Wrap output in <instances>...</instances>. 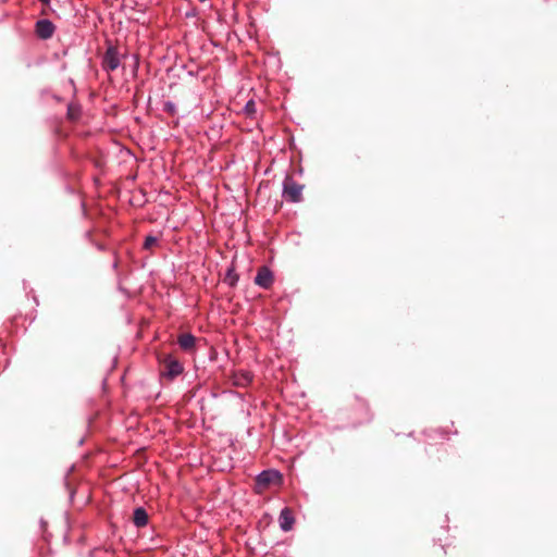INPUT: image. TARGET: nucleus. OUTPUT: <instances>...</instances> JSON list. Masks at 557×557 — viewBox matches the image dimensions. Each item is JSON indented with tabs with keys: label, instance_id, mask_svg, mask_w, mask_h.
I'll return each mask as SVG.
<instances>
[{
	"label": "nucleus",
	"instance_id": "obj_1",
	"mask_svg": "<svg viewBox=\"0 0 557 557\" xmlns=\"http://www.w3.org/2000/svg\"><path fill=\"white\" fill-rule=\"evenodd\" d=\"M282 483V474L276 470H264L256 479L257 493L261 494L270 485H280Z\"/></svg>",
	"mask_w": 557,
	"mask_h": 557
},
{
	"label": "nucleus",
	"instance_id": "obj_2",
	"mask_svg": "<svg viewBox=\"0 0 557 557\" xmlns=\"http://www.w3.org/2000/svg\"><path fill=\"white\" fill-rule=\"evenodd\" d=\"M283 196L288 201L299 202L302 197V186L292 178H286L284 181Z\"/></svg>",
	"mask_w": 557,
	"mask_h": 557
},
{
	"label": "nucleus",
	"instance_id": "obj_3",
	"mask_svg": "<svg viewBox=\"0 0 557 557\" xmlns=\"http://www.w3.org/2000/svg\"><path fill=\"white\" fill-rule=\"evenodd\" d=\"M255 283L262 288H270L273 284L272 272L267 267L260 268L255 277Z\"/></svg>",
	"mask_w": 557,
	"mask_h": 557
},
{
	"label": "nucleus",
	"instance_id": "obj_4",
	"mask_svg": "<svg viewBox=\"0 0 557 557\" xmlns=\"http://www.w3.org/2000/svg\"><path fill=\"white\" fill-rule=\"evenodd\" d=\"M36 33L41 39H48L54 33V25L49 20H40L36 23Z\"/></svg>",
	"mask_w": 557,
	"mask_h": 557
},
{
	"label": "nucleus",
	"instance_id": "obj_5",
	"mask_svg": "<svg viewBox=\"0 0 557 557\" xmlns=\"http://www.w3.org/2000/svg\"><path fill=\"white\" fill-rule=\"evenodd\" d=\"M103 66L108 71H114L120 66V59L117 51L114 48H109L103 58Z\"/></svg>",
	"mask_w": 557,
	"mask_h": 557
},
{
	"label": "nucleus",
	"instance_id": "obj_6",
	"mask_svg": "<svg viewBox=\"0 0 557 557\" xmlns=\"http://www.w3.org/2000/svg\"><path fill=\"white\" fill-rule=\"evenodd\" d=\"M278 522L281 529L285 532L290 531L293 529L295 520L289 508L285 507L284 509H282L278 517Z\"/></svg>",
	"mask_w": 557,
	"mask_h": 557
},
{
	"label": "nucleus",
	"instance_id": "obj_7",
	"mask_svg": "<svg viewBox=\"0 0 557 557\" xmlns=\"http://www.w3.org/2000/svg\"><path fill=\"white\" fill-rule=\"evenodd\" d=\"M252 381V375L248 371H238L233 375V383L236 386L245 387Z\"/></svg>",
	"mask_w": 557,
	"mask_h": 557
},
{
	"label": "nucleus",
	"instance_id": "obj_8",
	"mask_svg": "<svg viewBox=\"0 0 557 557\" xmlns=\"http://www.w3.org/2000/svg\"><path fill=\"white\" fill-rule=\"evenodd\" d=\"M133 522L137 528H143V527L147 525V523H148L147 511L141 507L136 508L134 510V515H133Z\"/></svg>",
	"mask_w": 557,
	"mask_h": 557
},
{
	"label": "nucleus",
	"instance_id": "obj_9",
	"mask_svg": "<svg viewBox=\"0 0 557 557\" xmlns=\"http://www.w3.org/2000/svg\"><path fill=\"white\" fill-rule=\"evenodd\" d=\"M195 342H196L195 336L189 333L182 334L178 337V344H180L181 348L186 351L194 349Z\"/></svg>",
	"mask_w": 557,
	"mask_h": 557
},
{
	"label": "nucleus",
	"instance_id": "obj_10",
	"mask_svg": "<svg viewBox=\"0 0 557 557\" xmlns=\"http://www.w3.org/2000/svg\"><path fill=\"white\" fill-rule=\"evenodd\" d=\"M165 367H166V373L171 377H174L183 372L182 364L178 361L173 360V359H168L165 361Z\"/></svg>",
	"mask_w": 557,
	"mask_h": 557
},
{
	"label": "nucleus",
	"instance_id": "obj_11",
	"mask_svg": "<svg viewBox=\"0 0 557 557\" xmlns=\"http://www.w3.org/2000/svg\"><path fill=\"white\" fill-rule=\"evenodd\" d=\"M158 239L153 236H148L145 239L144 247L146 249H151L153 246L157 245Z\"/></svg>",
	"mask_w": 557,
	"mask_h": 557
},
{
	"label": "nucleus",
	"instance_id": "obj_12",
	"mask_svg": "<svg viewBox=\"0 0 557 557\" xmlns=\"http://www.w3.org/2000/svg\"><path fill=\"white\" fill-rule=\"evenodd\" d=\"M253 107V102L252 101H249L247 104H246V110L247 111H250L252 110L251 108Z\"/></svg>",
	"mask_w": 557,
	"mask_h": 557
}]
</instances>
